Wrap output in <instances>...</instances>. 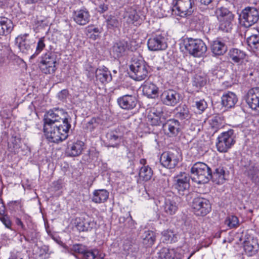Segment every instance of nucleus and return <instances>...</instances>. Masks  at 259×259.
Wrapping results in <instances>:
<instances>
[{
    "label": "nucleus",
    "mask_w": 259,
    "mask_h": 259,
    "mask_svg": "<svg viewBox=\"0 0 259 259\" xmlns=\"http://www.w3.org/2000/svg\"><path fill=\"white\" fill-rule=\"evenodd\" d=\"M195 107L200 113H201L206 109L207 104L204 99H202L195 102Z\"/></svg>",
    "instance_id": "864d4df0"
},
{
    "label": "nucleus",
    "mask_w": 259,
    "mask_h": 259,
    "mask_svg": "<svg viewBox=\"0 0 259 259\" xmlns=\"http://www.w3.org/2000/svg\"><path fill=\"white\" fill-rule=\"evenodd\" d=\"M241 166L244 174L255 184L259 183V169L250 160L242 159Z\"/></svg>",
    "instance_id": "f8f14e48"
},
{
    "label": "nucleus",
    "mask_w": 259,
    "mask_h": 259,
    "mask_svg": "<svg viewBox=\"0 0 259 259\" xmlns=\"http://www.w3.org/2000/svg\"><path fill=\"white\" fill-rule=\"evenodd\" d=\"M44 121L50 123L54 127L62 131L64 125L68 124V133L71 128V118L64 110L54 108L49 110L44 116Z\"/></svg>",
    "instance_id": "f257e3e1"
},
{
    "label": "nucleus",
    "mask_w": 259,
    "mask_h": 259,
    "mask_svg": "<svg viewBox=\"0 0 259 259\" xmlns=\"http://www.w3.org/2000/svg\"><path fill=\"white\" fill-rule=\"evenodd\" d=\"M216 14L219 22V30L223 32H230L232 29L234 15L224 7L218 9Z\"/></svg>",
    "instance_id": "39448f33"
},
{
    "label": "nucleus",
    "mask_w": 259,
    "mask_h": 259,
    "mask_svg": "<svg viewBox=\"0 0 259 259\" xmlns=\"http://www.w3.org/2000/svg\"><path fill=\"white\" fill-rule=\"evenodd\" d=\"M178 204L174 200L166 199L161 209L165 216H171L176 213L178 210Z\"/></svg>",
    "instance_id": "bb28decb"
},
{
    "label": "nucleus",
    "mask_w": 259,
    "mask_h": 259,
    "mask_svg": "<svg viewBox=\"0 0 259 259\" xmlns=\"http://www.w3.org/2000/svg\"><path fill=\"white\" fill-rule=\"evenodd\" d=\"M209 124L211 127L217 132L222 125V119L219 116H214L209 120Z\"/></svg>",
    "instance_id": "8fccbe9b"
},
{
    "label": "nucleus",
    "mask_w": 259,
    "mask_h": 259,
    "mask_svg": "<svg viewBox=\"0 0 259 259\" xmlns=\"http://www.w3.org/2000/svg\"><path fill=\"white\" fill-rule=\"evenodd\" d=\"M15 222L18 226H20L22 229L25 230V226L20 219L17 218Z\"/></svg>",
    "instance_id": "69168bd1"
},
{
    "label": "nucleus",
    "mask_w": 259,
    "mask_h": 259,
    "mask_svg": "<svg viewBox=\"0 0 259 259\" xmlns=\"http://www.w3.org/2000/svg\"><path fill=\"white\" fill-rule=\"evenodd\" d=\"M98 119L95 118H92L87 124V127L90 131H92L97 127L99 125Z\"/></svg>",
    "instance_id": "4d7b16f0"
},
{
    "label": "nucleus",
    "mask_w": 259,
    "mask_h": 259,
    "mask_svg": "<svg viewBox=\"0 0 259 259\" xmlns=\"http://www.w3.org/2000/svg\"><path fill=\"white\" fill-rule=\"evenodd\" d=\"M0 220L7 228H10L12 223L7 215L0 217Z\"/></svg>",
    "instance_id": "13d9d810"
},
{
    "label": "nucleus",
    "mask_w": 259,
    "mask_h": 259,
    "mask_svg": "<svg viewBox=\"0 0 259 259\" xmlns=\"http://www.w3.org/2000/svg\"><path fill=\"white\" fill-rule=\"evenodd\" d=\"M211 169L205 163L197 162L191 168V179L198 184H206L210 179Z\"/></svg>",
    "instance_id": "f03ea898"
},
{
    "label": "nucleus",
    "mask_w": 259,
    "mask_h": 259,
    "mask_svg": "<svg viewBox=\"0 0 259 259\" xmlns=\"http://www.w3.org/2000/svg\"><path fill=\"white\" fill-rule=\"evenodd\" d=\"M6 207L4 204L3 200L0 198V217L5 214Z\"/></svg>",
    "instance_id": "680f3d73"
},
{
    "label": "nucleus",
    "mask_w": 259,
    "mask_h": 259,
    "mask_svg": "<svg viewBox=\"0 0 259 259\" xmlns=\"http://www.w3.org/2000/svg\"><path fill=\"white\" fill-rule=\"evenodd\" d=\"M107 27L109 29L118 28L120 26L121 21L117 16L110 15L106 20Z\"/></svg>",
    "instance_id": "a19ab883"
},
{
    "label": "nucleus",
    "mask_w": 259,
    "mask_h": 259,
    "mask_svg": "<svg viewBox=\"0 0 259 259\" xmlns=\"http://www.w3.org/2000/svg\"><path fill=\"white\" fill-rule=\"evenodd\" d=\"M97 5H98V7L97 8L98 11L100 13H103L106 11H107L108 8V6L106 5L105 3H101V4H96Z\"/></svg>",
    "instance_id": "bf43d9fd"
},
{
    "label": "nucleus",
    "mask_w": 259,
    "mask_h": 259,
    "mask_svg": "<svg viewBox=\"0 0 259 259\" xmlns=\"http://www.w3.org/2000/svg\"><path fill=\"white\" fill-rule=\"evenodd\" d=\"M190 178L188 174L181 172L174 178V186L180 194L184 195L190 187Z\"/></svg>",
    "instance_id": "4468645a"
},
{
    "label": "nucleus",
    "mask_w": 259,
    "mask_h": 259,
    "mask_svg": "<svg viewBox=\"0 0 259 259\" xmlns=\"http://www.w3.org/2000/svg\"><path fill=\"white\" fill-rule=\"evenodd\" d=\"M206 18L201 14H198L193 17L192 19V23L195 24V27L197 29L203 28L205 20Z\"/></svg>",
    "instance_id": "c03bdc74"
},
{
    "label": "nucleus",
    "mask_w": 259,
    "mask_h": 259,
    "mask_svg": "<svg viewBox=\"0 0 259 259\" xmlns=\"http://www.w3.org/2000/svg\"><path fill=\"white\" fill-rule=\"evenodd\" d=\"M137 99L135 96L126 95L117 99L119 106L125 110L134 109L137 104Z\"/></svg>",
    "instance_id": "4be33fe9"
},
{
    "label": "nucleus",
    "mask_w": 259,
    "mask_h": 259,
    "mask_svg": "<svg viewBox=\"0 0 259 259\" xmlns=\"http://www.w3.org/2000/svg\"><path fill=\"white\" fill-rule=\"evenodd\" d=\"M259 20V12L253 7H247L241 11L239 15L240 24L245 27H249L255 23Z\"/></svg>",
    "instance_id": "1a4fd4ad"
},
{
    "label": "nucleus",
    "mask_w": 259,
    "mask_h": 259,
    "mask_svg": "<svg viewBox=\"0 0 259 259\" xmlns=\"http://www.w3.org/2000/svg\"><path fill=\"white\" fill-rule=\"evenodd\" d=\"M125 18H126V21L129 24H133L135 25L139 24L138 21L140 17L135 9H131L130 12H127Z\"/></svg>",
    "instance_id": "79ce46f5"
},
{
    "label": "nucleus",
    "mask_w": 259,
    "mask_h": 259,
    "mask_svg": "<svg viewBox=\"0 0 259 259\" xmlns=\"http://www.w3.org/2000/svg\"><path fill=\"white\" fill-rule=\"evenodd\" d=\"M68 124L64 125L62 131L54 127L50 123L44 121V132L47 140L52 143H58L65 140L68 136Z\"/></svg>",
    "instance_id": "7ed1b4c3"
},
{
    "label": "nucleus",
    "mask_w": 259,
    "mask_h": 259,
    "mask_svg": "<svg viewBox=\"0 0 259 259\" xmlns=\"http://www.w3.org/2000/svg\"><path fill=\"white\" fill-rule=\"evenodd\" d=\"M177 112L176 114V117L180 120H188L191 115L190 113L188 107L185 105H183L176 108Z\"/></svg>",
    "instance_id": "58836bf2"
},
{
    "label": "nucleus",
    "mask_w": 259,
    "mask_h": 259,
    "mask_svg": "<svg viewBox=\"0 0 259 259\" xmlns=\"http://www.w3.org/2000/svg\"><path fill=\"white\" fill-rule=\"evenodd\" d=\"M227 174L224 167L220 166L214 167L213 172L211 170L210 179L217 184H223L226 180Z\"/></svg>",
    "instance_id": "b1692460"
},
{
    "label": "nucleus",
    "mask_w": 259,
    "mask_h": 259,
    "mask_svg": "<svg viewBox=\"0 0 259 259\" xmlns=\"http://www.w3.org/2000/svg\"><path fill=\"white\" fill-rule=\"evenodd\" d=\"M96 77L97 80L102 83H107L112 80L111 74L107 68L97 69L96 71Z\"/></svg>",
    "instance_id": "72a5a7b5"
},
{
    "label": "nucleus",
    "mask_w": 259,
    "mask_h": 259,
    "mask_svg": "<svg viewBox=\"0 0 259 259\" xmlns=\"http://www.w3.org/2000/svg\"><path fill=\"white\" fill-rule=\"evenodd\" d=\"M245 100L252 110H256L259 108V87L249 89L245 96Z\"/></svg>",
    "instance_id": "f3484780"
},
{
    "label": "nucleus",
    "mask_w": 259,
    "mask_h": 259,
    "mask_svg": "<svg viewBox=\"0 0 259 259\" xmlns=\"http://www.w3.org/2000/svg\"><path fill=\"white\" fill-rule=\"evenodd\" d=\"M129 49L127 41L122 40L116 42L113 47V51L117 57L123 56L125 52Z\"/></svg>",
    "instance_id": "f704fd0d"
},
{
    "label": "nucleus",
    "mask_w": 259,
    "mask_h": 259,
    "mask_svg": "<svg viewBox=\"0 0 259 259\" xmlns=\"http://www.w3.org/2000/svg\"><path fill=\"white\" fill-rule=\"evenodd\" d=\"M160 99L164 105L174 107L179 103L181 96L177 91L172 89H167L161 94Z\"/></svg>",
    "instance_id": "ddd939ff"
},
{
    "label": "nucleus",
    "mask_w": 259,
    "mask_h": 259,
    "mask_svg": "<svg viewBox=\"0 0 259 259\" xmlns=\"http://www.w3.org/2000/svg\"><path fill=\"white\" fill-rule=\"evenodd\" d=\"M228 55L229 59L238 65L242 64L246 56V53L243 51L237 48H232L229 50Z\"/></svg>",
    "instance_id": "a878e982"
},
{
    "label": "nucleus",
    "mask_w": 259,
    "mask_h": 259,
    "mask_svg": "<svg viewBox=\"0 0 259 259\" xmlns=\"http://www.w3.org/2000/svg\"><path fill=\"white\" fill-rule=\"evenodd\" d=\"M192 208L196 215L205 216L211 211V206L207 199L197 197L193 199Z\"/></svg>",
    "instance_id": "9b49d317"
},
{
    "label": "nucleus",
    "mask_w": 259,
    "mask_h": 259,
    "mask_svg": "<svg viewBox=\"0 0 259 259\" xmlns=\"http://www.w3.org/2000/svg\"><path fill=\"white\" fill-rule=\"evenodd\" d=\"M221 99L223 106L227 108L233 107L238 101L236 95L231 92L224 94Z\"/></svg>",
    "instance_id": "c756f323"
},
{
    "label": "nucleus",
    "mask_w": 259,
    "mask_h": 259,
    "mask_svg": "<svg viewBox=\"0 0 259 259\" xmlns=\"http://www.w3.org/2000/svg\"><path fill=\"white\" fill-rule=\"evenodd\" d=\"M185 48L191 55L199 57L207 51L205 43L201 39L188 38L184 40Z\"/></svg>",
    "instance_id": "6e6552de"
},
{
    "label": "nucleus",
    "mask_w": 259,
    "mask_h": 259,
    "mask_svg": "<svg viewBox=\"0 0 259 259\" xmlns=\"http://www.w3.org/2000/svg\"><path fill=\"white\" fill-rule=\"evenodd\" d=\"M143 243L147 247H151L156 240L155 233L152 231H145L142 235Z\"/></svg>",
    "instance_id": "c9c22d12"
},
{
    "label": "nucleus",
    "mask_w": 259,
    "mask_h": 259,
    "mask_svg": "<svg viewBox=\"0 0 259 259\" xmlns=\"http://www.w3.org/2000/svg\"><path fill=\"white\" fill-rule=\"evenodd\" d=\"M72 18L78 25L83 26L87 24L90 20V14L86 8H82L73 12Z\"/></svg>",
    "instance_id": "412c9836"
},
{
    "label": "nucleus",
    "mask_w": 259,
    "mask_h": 259,
    "mask_svg": "<svg viewBox=\"0 0 259 259\" xmlns=\"http://www.w3.org/2000/svg\"><path fill=\"white\" fill-rule=\"evenodd\" d=\"M109 197V192L105 189L96 190L93 192L92 201L96 203H104Z\"/></svg>",
    "instance_id": "2f4dec72"
},
{
    "label": "nucleus",
    "mask_w": 259,
    "mask_h": 259,
    "mask_svg": "<svg viewBox=\"0 0 259 259\" xmlns=\"http://www.w3.org/2000/svg\"><path fill=\"white\" fill-rule=\"evenodd\" d=\"M147 46L149 50L152 51L164 50L167 47L166 39L161 34L155 35L149 38Z\"/></svg>",
    "instance_id": "2eb2a0df"
},
{
    "label": "nucleus",
    "mask_w": 259,
    "mask_h": 259,
    "mask_svg": "<svg viewBox=\"0 0 259 259\" xmlns=\"http://www.w3.org/2000/svg\"><path fill=\"white\" fill-rule=\"evenodd\" d=\"M38 233L34 229L28 231L26 235H23V237L25 241L28 242H35L37 238Z\"/></svg>",
    "instance_id": "de8ad7c7"
},
{
    "label": "nucleus",
    "mask_w": 259,
    "mask_h": 259,
    "mask_svg": "<svg viewBox=\"0 0 259 259\" xmlns=\"http://www.w3.org/2000/svg\"><path fill=\"white\" fill-rule=\"evenodd\" d=\"M258 245L257 240L251 238L244 242V249L248 256H252L257 251Z\"/></svg>",
    "instance_id": "7c9ffc66"
},
{
    "label": "nucleus",
    "mask_w": 259,
    "mask_h": 259,
    "mask_svg": "<svg viewBox=\"0 0 259 259\" xmlns=\"http://www.w3.org/2000/svg\"><path fill=\"white\" fill-rule=\"evenodd\" d=\"M139 177L144 181L150 180L153 175V170L148 165L141 167L139 173Z\"/></svg>",
    "instance_id": "ea45409f"
},
{
    "label": "nucleus",
    "mask_w": 259,
    "mask_h": 259,
    "mask_svg": "<svg viewBox=\"0 0 259 259\" xmlns=\"http://www.w3.org/2000/svg\"><path fill=\"white\" fill-rule=\"evenodd\" d=\"M235 138L234 131L232 129L222 133L217 138V150L220 152H227L235 144Z\"/></svg>",
    "instance_id": "0eeeda50"
},
{
    "label": "nucleus",
    "mask_w": 259,
    "mask_h": 259,
    "mask_svg": "<svg viewBox=\"0 0 259 259\" xmlns=\"http://www.w3.org/2000/svg\"><path fill=\"white\" fill-rule=\"evenodd\" d=\"M171 6L173 13L182 18L191 16L195 9L194 0H172Z\"/></svg>",
    "instance_id": "20e7f679"
},
{
    "label": "nucleus",
    "mask_w": 259,
    "mask_h": 259,
    "mask_svg": "<svg viewBox=\"0 0 259 259\" xmlns=\"http://www.w3.org/2000/svg\"><path fill=\"white\" fill-rule=\"evenodd\" d=\"M28 34L25 33L18 36L15 38V45L18 48L20 51L24 55L30 54L32 52V48L30 44L29 40L27 38Z\"/></svg>",
    "instance_id": "aec40b11"
},
{
    "label": "nucleus",
    "mask_w": 259,
    "mask_h": 259,
    "mask_svg": "<svg viewBox=\"0 0 259 259\" xmlns=\"http://www.w3.org/2000/svg\"><path fill=\"white\" fill-rule=\"evenodd\" d=\"M98 253L97 250H88L85 248L81 255L83 259H95Z\"/></svg>",
    "instance_id": "3c124183"
},
{
    "label": "nucleus",
    "mask_w": 259,
    "mask_h": 259,
    "mask_svg": "<svg viewBox=\"0 0 259 259\" xmlns=\"http://www.w3.org/2000/svg\"><path fill=\"white\" fill-rule=\"evenodd\" d=\"M157 253L159 259H178L176 257L175 251L173 249L163 247Z\"/></svg>",
    "instance_id": "4c0bfd02"
},
{
    "label": "nucleus",
    "mask_w": 259,
    "mask_h": 259,
    "mask_svg": "<svg viewBox=\"0 0 259 259\" xmlns=\"http://www.w3.org/2000/svg\"><path fill=\"white\" fill-rule=\"evenodd\" d=\"M39 68L43 73L53 74L56 70V57L54 53L48 52L41 57Z\"/></svg>",
    "instance_id": "9d476101"
},
{
    "label": "nucleus",
    "mask_w": 259,
    "mask_h": 259,
    "mask_svg": "<svg viewBox=\"0 0 259 259\" xmlns=\"http://www.w3.org/2000/svg\"><path fill=\"white\" fill-rule=\"evenodd\" d=\"M47 41V39L45 37H41L39 38L37 43L35 52L30 56V59L34 58L44 49L46 47V42Z\"/></svg>",
    "instance_id": "a18cd8bd"
},
{
    "label": "nucleus",
    "mask_w": 259,
    "mask_h": 259,
    "mask_svg": "<svg viewBox=\"0 0 259 259\" xmlns=\"http://www.w3.org/2000/svg\"><path fill=\"white\" fill-rule=\"evenodd\" d=\"M27 4H33L37 2L38 0H24Z\"/></svg>",
    "instance_id": "774afa93"
},
{
    "label": "nucleus",
    "mask_w": 259,
    "mask_h": 259,
    "mask_svg": "<svg viewBox=\"0 0 259 259\" xmlns=\"http://www.w3.org/2000/svg\"><path fill=\"white\" fill-rule=\"evenodd\" d=\"M142 91L144 95L149 99H156L159 95V88L151 82H145Z\"/></svg>",
    "instance_id": "393cba45"
},
{
    "label": "nucleus",
    "mask_w": 259,
    "mask_h": 259,
    "mask_svg": "<svg viewBox=\"0 0 259 259\" xmlns=\"http://www.w3.org/2000/svg\"><path fill=\"white\" fill-rule=\"evenodd\" d=\"M20 139L15 138L13 142L14 148L15 149H19L20 147Z\"/></svg>",
    "instance_id": "0e129e2a"
},
{
    "label": "nucleus",
    "mask_w": 259,
    "mask_h": 259,
    "mask_svg": "<svg viewBox=\"0 0 259 259\" xmlns=\"http://www.w3.org/2000/svg\"><path fill=\"white\" fill-rule=\"evenodd\" d=\"M161 239L165 243H172L178 240V235L170 230L163 231L162 233Z\"/></svg>",
    "instance_id": "e433bc0d"
},
{
    "label": "nucleus",
    "mask_w": 259,
    "mask_h": 259,
    "mask_svg": "<svg viewBox=\"0 0 259 259\" xmlns=\"http://www.w3.org/2000/svg\"><path fill=\"white\" fill-rule=\"evenodd\" d=\"M163 128L165 134L169 137H176L181 132L180 122L175 119H169L163 123Z\"/></svg>",
    "instance_id": "6ab92c4d"
},
{
    "label": "nucleus",
    "mask_w": 259,
    "mask_h": 259,
    "mask_svg": "<svg viewBox=\"0 0 259 259\" xmlns=\"http://www.w3.org/2000/svg\"><path fill=\"white\" fill-rule=\"evenodd\" d=\"M68 95V91L63 90L58 94V97L60 100H63L66 98Z\"/></svg>",
    "instance_id": "052dcab7"
},
{
    "label": "nucleus",
    "mask_w": 259,
    "mask_h": 259,
    "mask_svg": "<svg viewBox=\"0 0 259 259\" xmlns=\"http://www.w3.org/2000/svg\"><path fill=\"white\" fill-rule=\"evenodd\" d=\"M148 65L142 59L133 60L130 65V75L132 78L137 81L145 79L148 73Z\"/></svg>",
    "instance_id": "423d86ee"
},
{
    "label": "nucleus",
    "mask_w": 259,
    "mask_h": 259,
    "mask_svg": "<svg viewBox=\"0 0 259 259\" xmlns=\"http://www.w3.org/2000/svg\"><path fill=\"white\" fill-rule=\"evenodd\" d=\"M248 45L253 51L259 50V34H254L247 38Z\"/></svg>",
    "instance_id": "37998d69"
},
{
    "label": "nucleus",
    "mask_w": 259,
    "mask_h": 259,
    "mask_svg": "<svg viewBox=\"0 0 259 259\" xmlns=\"http://www.w3.org/2000/svg\"><path fill=\"white\" fill-rule=\"evenodd\" d=\"M206 83L205 79L200 76H196L193 82V85L196 86L197 88H200L204 85Z\"/></svg>",
    "instance_id": "603ef678"
},
{
    "label": "nucleus",
    "mask_w": 259,
    "mask_h": 259,
    "mask_svg": "<svg viewBox=\"0 0 259 259\" xmlns=\"http://www.w3.org/2000/svg\"><path fill=\"white\" fill-rule=\"evenodd\" d=\"M225 224L230 228H236L239 225L238 218L235 215H230L227 218Z\"/></svg>",
    "instance_id": "09e8293b"
},
{
    "label": "nucleus",
    "mask_w": 259,
    "mask_h": 259,
    "mask_svg": "<svg viewBox=\"0 0 259 259\" xmlns=\"http://www.w3.org/2000/svg\"><path fill=\"white\" fill-rule=\"evenodd\" d=\"M84 147V144L81 141H77L68 144L65 153L68 157H76L81 154Z\"/></svg>",
    "instance_id": "5701e85b"
},
{
    "label": "nucleus",
    "mask_w": 259,
    "mask_h": 259,
    "mask_svg": "<svg viewBox=\"0 0 259 259\" xmlns=\"http://www.w3.org/2000/svg\"><path fill=\"white\" fill-rule=\"evenodd\" d=\"M163 114L161 111H157L155 108L152 109L147 117V122L152 126L159 125L161 121V117Z\"/></svg>",
    "instance_id": "c85d7f7f"
},
{
    "label": "nucleus",
    "mask_w": 259,
    "mask_h": 259,
    "mask_svg": "<svg viewBox=\"0 0 259 259\" xmlns=\"http://www.w3.org/2000/svg\"><path fill=\"white\" fill-rule=\"evenodd\" d=\"M77 229L79 231H89L95 228L96 223L94 219L88 215H83L75 219Z\"/></svg>",
    "instance_id": "a211bd4d"
},
{
    "label": "nucleus",
    "mask_w": 259,
    "mask_h": 259,
    "mask_svg": "<svg viewBox=\"0 0 259 259\" xmlns=\"http://www.w3.org/2000/svg\"><path fill=\"white\" fill-rule=\"evenodd\" d=\"M25 255L21 252L13 251L11 252L10 256L8 259H24Z\"/></svg>",
    "instance_id": "6e6d98bb"
},
{
    "label": "nucleus",
    "mask_w": 259,
    "mask_h": 259,
    "mask_svg": "<svg viewBox=\"0 0 259 259\" xmlns=\"http://www.w3.org/2000/svg\"><path fill=\"white\" fill-rule=\"evenodd\" d=\"M88 32H95V33H99V30L98 28H89L88 29Z\"/></svg>",
    "instance_id": "338daca9"
},
{
    "label": "nucleus",
    "mask_w": 259,
    "mask_h": 259,
    "mask_svg": "<svg viewBox=\"0 0 259 259\" xmlns=\"http://www.w3.org/2000/svg\"><path fill=\"white\" fill-rule=\"evenodd\" d=\"M211 51L215 55H222L227 51V47L222 41L217 39L214 40L211 46Z\"/></svg>",
    "instance_id": "473e14b6"
},
{
    "label": "nucleus",
    "mask_w": 259,
    "mask_h": 259,
    "mask_svg": "<svg viewBox=\"0 0 259 259\" xmlns=\"http://www.w3.org/2000/svg\"><path fill=\"white\" fill-rule=\"evenodd\" d=\"M107 138L109 141V146L116 147L120 142V138L111 132L107 134Z\"/></svg>",
    "instance_id": "49530a36"
},
{
    "label": "nucleus",
    "mask_w": 259,
    "mask_h": 259,
    "mask_svg": "<svg viewBox=\"0 0 259 259\" xmlns=\"http://www.w3.org/2000/svg\"><path fill=\"white\" fill-rule=\"evenodd\" d=\"M179 161L177 152L167 151L163 152L160 157V162L161 165L167 168H175Z\"/></svg>",
    "instance_id": "dca6fc26"
},
{
    "label": "nucleus",
    "mask_w": 259,
    "mask_h": 259,
    "mask_svg": "<svg viewBox=\"0 0 259 259\" xmlns=\"http://www.w3.org/2000/svg\"><path fill=\"white\" fill-rule=\"evenodd\" d=\"M14 28L12 20L7 17L0 16V35L9 34Z\"/></svg>",
    "instance_id": "cd10ccee"
},
{
    "label": "nucleus",
    "mask_w": 259,
    "mask_h": 259,
    "mask_svg": "<svg viewBox=\"0 0 259 259\" xmlns=\"http://www.w3.org/2000/svg\"><path fill=\"white\" fill-rule=\"evenodd\" d=\"M201 5L208 6L212 5L214 0H198Z\"/></svg>",
    "instance_id": "e2e57ef3"
},
{
    "label": "nucleus",
    "mask_w": 259,
    "mask_h": 259,
    "mask_svg": "<svg viewBox=\"0 0 259 259\" xmlns=\"http://www.w3.org/2000/svg\"><path fill=\"white\" fill-rule=\"evenodd\" d=\"M85 246L81 244H76L73 245L71 248V250L82 255V254L85 251Z\"/></svg>",
    "instance_id": "5fc2aeb1"
}]
</instances>
